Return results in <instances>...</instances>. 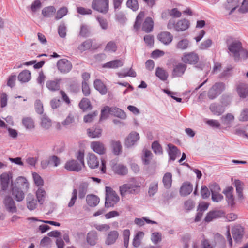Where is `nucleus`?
I'll return each instance as SVG.
<instances>
[{
    "label": "nucleus",
    "instance_id": "obj_1",
    "mask_svg": "<svg viewBox=\"0 0 248 248\" xmlns=\"http://www.w3.org/2000/svg\"><path fill=\"white\" fill-rule=\"evenodd\" d=\"M227 44L229 54L235 62L248 58V53L243 48L242 43L239 41L230 38L227 40Z\"/></svg>",
    "mask_w": 248,
    "mask_h": 248
},
{
    "label": "nucleus",
    "instance_id": "obj_2",
    "mask_svg": "<svg viewBox=\"0 0 248 248\" xmlns=\"http://www.w3.org/2000/svg\"><path fill=\"white\" fill-rule=\"evenodd\" d=\"M120 200L116 192L110 187H106L105 206L107 208L113 207Z\"/></svg>",
    "mask_w": 248,
    "mask_h": 248
},
{
    "label": "nucleus",
    "instance_id": "obj_3",
    "mask_svg": "<svg viewBox=\"0 0 248 248\" xmlns=\"http://www.w3.org/2000/svg\"><path fill=\"white\" fill-rule=\"evenodd\" d=\"M140 186L136 183L125 184L120 186V192L122 197H125L127 194H136L139 192Z\"/></svg>",
    "mask_w": 248,
    "mask_h": 248
},
{
    "label": "nucleus",
    "instance_id": "obj_4",
    "mask_svg": "<svg viewBox=\"0 0 248 248\" xmlns=\"http://www.w3.org/2000/svg\"><path fill=\"white\" fill-rule=\"evenodd\" d=\"M109 0H93L92 8L99 12L106 14L108 11Z\"/></svg>",
    "mask_w": 248,
    "mask_h": 248
},
{
    "label": "nucleus",
    "instance_id": "obj_5",
    "mask_svg": "<svg viewBox=\"0 0 248 248\" xmlns=\"http://www.w3.org/2000/svg\"><path fill=\"white\" fill-rule=\"evenodd\" d=\"M225 84L222 82L216 83L209 90L208 97L210 99H214L224 90Z\"/></svg>",
    "mask_w": 248,
    "mask_h": 248
},
{
    "label": "nucleus",
    "instance_id": "obj_6",
    "mask_svg": "<svg viewBox=\"0 0 248 248\" xmlns=\"http://www.w3.org/2000/svg\"><path fill=\"white\" fill-rule=\"evenodd\" d=\"M198 55L195 52L185 53L182 57L183 62L189 64H195L199 61Z\"/></svg>",
    "mask_w": 248,
    "mask_h": 248
},
{
    "label": "nucleus",
    "instance_id": "obj_7",
    "mask_svg": "<svg viewBox=\"0 0 248 248\" xmlns=\"http://www.w3.org/2000/svg\"><path fill=\"white\" fill-rule=\"evenodd\" d=\"M57 66L60 72L63 74L68 73L72 68L71 62L65 59L59 60Z\"/></svg>",
    "mask_w": 248,
    "mask_h": 248
},
{
    "label": "nucleus",
    "instance_id": "obj_8",
    "mask_svg": "<svg viewBox=\"0 0 248 248\" xmlns=\"http://www.w3.org/2000/svg\"><path fill=\"white\" fill-rule=\"evenodd\" d=\"M12 175L10 172H4L0 176L1 189L5 191L8 188L10 182L12 183Z\"/></svg>",
    "mask_w": 248,
    "mask_h": 248
},
{
    "label": "nucleus",
    "instance_id": "obj_9",
    "mask_svg": "<svg viewBox=\"0 0 248 248\" xmlns=\"http://www.w3.org/2000/svg\"><path fill=\"white\" fill-rule=\"evenodd\" d=\"M5 208L9 212L14 213L17 211V208L16 203L11 197L7 196L5 197L3 201Z\"/></svg>",
    "mask_w": 248,
    "mask_h": 248
},
{
    "label": "nucleus",
    "instance_id": "obj_10",
    "mask_svg": "<svg viewBox=\"0 0 248 248\" xmlns=\"http://www.w3.org/2000/svg\"><path fill=\"white\" fill-rule=\"evenodd\" d=\"M83 166L77 161L72 159L67 161L64 166V168L69 170L78 172L81 170Z\"/></svg>",
    "mask_w": 248,
    "mask_h": 248
},
{
    "label": "nucleus",
    "instance_id": "obj_11",
    "mask_svg": "<svg viewBox=\"0 0 248 248\" xmlns=\"http://www.w3.org/2000/svg\"><path fill=\"white\" fill-rule=\"evenodd\" d=\"M236 91L239 97L242 98L248 97V84L239 82L236 86Z\"/></svg>",
    "mask_w": 248,
    "mask_h": 248
},
{
    "label": "nucleus",
    "instance_id": "obj_12",
    "mask_svg": "<svg viewBox=\"0 0 248 248\" xmlns=\"http://www.w3.org/2000/svg\"><path fill=\"white\" fill-rule=\"evenodd\" d=\"M119 236L118 231L113 230L111 231L107 235L105 243L107 245H111L114 244L117 241Z\"/></svg>",
    "mask_w": 248,
    "mask_h": 248
},
{
    "label": "nucleus",
    "instance_id": "obj_13",
    "mask_svg": "<svg viewBox=\"0 0 248 248\" xmlns=\"http://www.w3.org/2000/svg\"><path fill=\"white\" fill-rule=\"evenodd\" d=\"M158 39L164 45H169L173 39L172 35L169 32L163 31L157 36Z\"/></svg>",
    "mask_w": 248,
    "mask_h": 248
},
{
    "label": "nucleus",
    "instance_id": "obj_14",
    "mask_svg": "<svg viewBox=\"0 0 248 248\" xmlns=\"http://www.w3.org/2000/svg\"><path fill=\"white\" fill-rule=\"evenodd\" d=\"M140 139L139 134L136 132H132L125 139V145L127 147L133 146Z\"/></svg>",
    "mask_w": 248,
    "mask_h": 248
},
{
    "label": "nucleus",
    "instance_id": "obj_15",
    "mask_svg": "<svg viewBox=\"0 0 248 248\" xmlns=\"http://www.w3.org/2000/svg\"><path fill=\"white\" fill-rule=\"evenodd\" d=\"M91 149L99 155H103L106 152L104 145L100 141H93L91 143Z\"/></svg>",
    "mask_w": 248,
    "mask_h": 248
},
{
    "label": "nucleus",
    "instance_id": "obj_16",
    "mask_svg": "<svg viewBox=\"0 0 248 248\" xmlns=\"http://www.w3.org/2000/svg\"><path fill=\"white\" fill-rule=\"evenodd\" d=\"M186 69V65L183 63H178L176 65L173 69L172 75L174 77L182 76Z\"/></svg>",
    "mask_w": 248,
    "mask_h": 248
},
{
    "label": "nucleus",
    "instance_id": "obj_17",
    "mask_svg": "<svg viewBox=\"0 0 248 248\" xmlns=\"http://www.w3.org/2000/svg\"><path fill=\"white\" fill-rule=\"evenodd\" d=\"M27 207L29 210L32 211L36 209L37 206V200L34 196L31 194H28L26 197Z\"/></svg>",
    "mask_w": 248,
    "mask_h": 248
},
{
    "label": "nucleus",
    "instance_id": "obj_18",
    "mask_svg": "<svg viewBox=\"0 0 248 248\" xmlns=\"http://www.w3.org/2000/svg\"><path fill=\"white\" fill-rule=\"evenodd\" d=\"M12 194L15 199L17 202H21L24 199V193L22 189H20L18 187L12 186Z\"/></svg>",
    "mask_w": 248,
    "mask_h": 248
},
{
    "label": "nucleus",
    "instance_id": "obj_19",
    "mask_svg": "<svg viewBox=\"0 0 248 248\" xmlns=\"http://www.w3.org/2000/svg\"><path fill=\"white\" fill-rule=\"evenodd\" d=\"M61 79H55L53 80H48L46 83L47 89L52 92L58 91L60 89Z\"/></svg>",
    "mask_w": 248,
    "mask_h": 248
},
{
    "label": "nucleus",
    "instance_id": "obj_20",
    "mask_svg": "<svg viewBox=\"0 0 248 248\" xmlns=\"http://www.w3.org/2000/svg\"><path fill=\"white\" fill-rule=\"evenodd\" d=\"M193 190V186L189 182L183 183L180 189V195L182 196H186L190 194Z\"/></svg>",
    "mask_w": 248,
    "mask_h": 248
},
{
    "label": "nucleus",
    "instance_id": "obj_21",
    "mask_svg": "<svg viewBox=\"0 0 248 248\" xmlns=\"http://www.w3.org/2000/svg\"><path fill=\"white\" fill-rule=\"evenodd\" d=\"M87 164L91 169H95L99 165V161L94 154L89 153L87 156Z\"/></svg>",
    "mask_w": 248,
    "mask_h": 248
},
{
    "label": "nucleus",
    "instance_id": "obj_22",
    "mask_svg": "<svg viewBox=\"0 0 248 248\" xmlns=\"http://www.w3.org/2000/svg\"><path fill=\"white\" fill-rule=\"evenodd\" d=\"M113 171L121 175H125L128 172V169L126 166L121 164H116L112 167Z\"/></svg>",
    "mask_w": 248,
    "mask_h": 248
},
{
    "label": "nucleus",
    "instance_id": "obj_23",
    "mask_svg": "<svg viewBox=\"0 0 248 248\" xmlns=\"http://www.w3.org/2000/svg\"><path fill=\"white\" fill-rule=\"evenodd\" d=\"M86 240L87 243L91 246H94L98 240V234L95 231L89 232L87 235Z\"/></svg>",
    "mask_w": 248,
    "mask_h": 248
},
{
    "label": "nucleus",
    "instance_id": "obj_24",
    "mask_svg": "<svg viewBox=\"0 0 248 248\" xmlns=\"http://www.w3.org/2000/svg\"><path fill=\"white\" fill-rule=\"evenodd\" d=\"M210 109L214 115L219 116L224 112L225 108L221 105L213 103L211 104Z\"/></svg>",
    "mask_w": 248,
    "mask_h": 248
},
{
    "label": "nucleus",
    "instance_id": "obj_25",
    "mask_svg": "<svg viewBox=\"0 0 248 248\" xmlns=\"http://www.w3.org/2000/svg\"><path fill=\"white\" fill-rule=\"evenodd\" d=\"M86 202L87 204L90 207H95L97 206L100 202L99 198L93 194H89L86 196Z\"/></svg>",
    "mask_w": 248,
    "mask_h": 248
},
{
    "label": "nucleus",
    "instance_id": "obj_26",
    "mask_svg": "<svg viewBox=\"0 0 248 248\" xmlns=\"http://www.w3.org/2000/svg\"><path fill=\"white\" fill-rule=\"evenodd\" d=\"M189 27V22L188 20L184 19L179 20L176 23L175 31H182L186 30Z\"/></svg>",
    "mask_w": 248,
    "mask_h": 248
},
{
    "label": "nucleus",
    "instance_id": "obj_27",
    "mask_svg": "<svg viewBox=\"0 0 248 248\" xmlns=\"http://www.w3.org/2000/svg\"><path fill=\"white\" fill-rule=\"evenodd\" d=\"M12 186H17L20 189H27L28 188L29 183L26 179L23 177H19L16 180V182L14 185L12 183Z\"/></svg>",
    "mask_w": 248,
    "mask_h": 248
},
{
    "label": "nucleus",
    "instance_id": "obj_28",
    "mask_svg": "<svg viewBox=\"0 0 248 248\" xmlns=\"http://www.w3.org/2000/svg\"><path fill=\"white\" fill-rule=\"evenodd\" d=\"M223 214V212L221 211L217 210L211 211L207 214L205 218V221L207 222H210L214 219L221 217Z\"/></svg>",
    "mask_w": 248,
    "mask_h": 248
},
{
    "label": "nucleus",
    "instance_id": "obj_29",
    "mask_svg": "<svg viewBox=\"0 0 248 248\" xmlns=\"http://www.w3.org/2000/svg\"><path fill=\"white\" fill-rule=\"evenodd\" d=\"M233 188L231 186L227 187L223 193L225 195L228 203L231 205L234 204V197L233 196Z\"/></svg>",
    "mask_w": 248,
    "mask_h": 248
},
{
    "label": "nucleus",
    "instance_id": "obj_30",
    "mask_svg": "<svg viewBox=\"0 0 248 248\" xmlns=\"http://www.w3.org/2000/svg\"><path fill=\"white\" fill-rule=\"evenodd\" d=\"M110 114L122 119H125L126 117L125 113L118 108H110Z\"/></svg>",
    "mask_w": 248,
    "mask_h": 248
},
{
    "label": "nucleus",
    "instance_id": "obj_31",
    "mask_svg": "<svg viewBox=\"0 0 248 248\" xmlns=\"http://www.w3.org/2000/svg\"><path fill=\"white\" fill-rule=\"evenodd\" d=\"M154 22L150 17H147L142 25V30L146 32H150L153 30Z\"/></svg>",
    "mask_w": 248,
    "mask_h": 248
},
{
    "label": "nucleus",
    "instance_id": "obj_32",
    "mask_svg": "<svg viewBox=\"0 0 248 248\" xmlns=\"http://www.w3.org/2000/svg\"><path fill=\"white\" fill-rule=\"evenodd\" d=\"M94 86L95 89L98 91L101 94L104 95L107 93V89L100 80H95L94 82Z\"/></svg>",
    "mask_w": 248,
    "mask_h": 248
},
{
    "label": "nucleus",
    "instance_id": "obj_33",
    "mask_svg": "<svg viewBox=\"0 0 248 248\" xmlns=\"http://www.w3.org/2000/svg\"><path fill=\"white\" fill-rule=\"evenodd\" d=\"M144 236V233L143 232H139L135 235L132 245L134 247H139L141 244L142 240Z\"/></svg>",
    "mask_w": 248,
    "mask_h": 248
},
{
    "label": "nucleus",
    "instance_id": "obj_34",
    "mask_svg": "<svg viewBox=\"0 0 248 248\" xmlns=\"http://www.w3.org/2000/svg\"><path fill=\"white\" fill-rule=\"evenodd\" d=\"M30 79L31 73L27 70H23L20 72L18 76V79L21 83L27 82Z\"/></svg>",
    "mask_w": 248,
    "mask_h": 248
},
{
    "label": "nucleus",
    "instance_id": "obj_35",
    "mask_svg": "<svg viewBox=\"0 0 248 248\" xmlns=\"http://www.w3.org/2000/svg\"><path fill=\"white\" fill-rule=\"evenodd\" d=\"M232 232L235 241L237 242L240 241L243 235L242 229L239 227L234 228L232 229Z\"/></svg>",
    "mask_w": 248,
    "mask_h": 248
},
{
    "label": "nucleus",
    "instance_id": "obj_36",
    "mask_svg": "<svg viewBox=\"0 0 248 248\" xmlns=\"http://www.w3.org/2000/svg\"><path fill=\"white\" fill-rule=\"evenodd\" d=\"M172 175L170 172L166 173L162 179V182L164 186L166 189H169L171 187L172 185Z\"/></svg>",
    "mask_w": 248,
    "mask_h": 248
},
{
    "label": "nucleus",
    "instance_id": "obj_37",
    "mask_svg": "<svg viewBox=\"0 0 248 248\" xmlns=\"http://www.w3.org/2000/svg\"><path fill=\"white\" fill-rule=\"evenodd\" d=\"M88 135L89 137L95 138L101 136L102 129L99 127H92L87 130Z\"/></svg>",
    "mask_w": 248,
    "mask_h": 248
},
{
    "label": "nucleus",
    "instance_id": "obj_38",
    "mask_svg": "<svg viewBox=\"0 0 248 248\" xmlns=\"http://www.w3.org/2000/svg\"><path fill=\"white\" fill-rule=\"evenodd\" d=\"M190 42L187 39H183L179 41L176 45V48L180 50H185L189 46Z\"/></svg>",
    "mask_w": 248,
    "mask_h": 248
},
{
    "label": "nucleus",
    "instance_id": "obj_39",
    "mask_svg": "<svg viewBox=\"0 0 248 248\" xmlns=\"http://www.w3.org/2000/svg\"><path fill=\"white\" fill-rule=\"evenodd\" d=\"M41 127L45 129H49L52 125L51 120L46 115H43L41 118Z\"/></svg>",
    "mask_w": 248,
    "mask_h": 248
},
{
    "label": "nucleus",
    "instance_id": "obj_40",
    "mask_svg": "<svg viewBox=\"0 0 248 248\" xmlns=\"http://www.w3.org/2000/svg\"><path fill=\"white\" fill-rule=\"evenodd\" d=\"M169 148L168 153L170 159L174 160L176 159L177 155L180 152H179L177 148L171 144H169L168 145Z\"/></svg>",
    "mask_w": 248,
    "mask_h": 248
},
{
    "label": "nucleus",
    "instance_id": "obj_41",
    "mask_svg": "<svg viewBox=\"0 0 248 248\" xmlns=\"http://www.w3.org/2000/svg\"><path fill=\"white\" fill-rule=\"evenodd\" d=\"M234 183L238 198L239 199L242 200L244 199L243 194V184L239 180H235Z\"/></svg>",
    "mask_w": 248,
    "mask_h": 248
},
{
    "label": "nucleus",
    "instance_id": "obj_42",
    "mask_svg": "<svg viewBox=\"0 0 248 248\" xmlns=\"http://www.w3.org/2000/svg\"><path fill=\"white\" fill-rule=\"evenodd\" d=\"M123 65V62L121 60H115L106 63L104 65L103 67L110 68H116L121 67Z\"/></svg>",
    "mask_w": 248,
    "mask_h": 248
},
{
    "label": "nucleus",
    "instance_id": "obj_43",
    "mask_svg": "<svg viewBox=\"0 0 248 248\" xmlns=\"http://www.w3.org/2000/svg\"><path fill=\"white\" fill-rule=\"evenodd\" d=\"M155 75L162 81H165L168 77L167 72L162 68L159 67L156 69Z\"/></svg>",
    "mask_w": 248,
    "mask_h": 248
},
{
    "label": "nucleus",
    "instance_id": "obj_44",
    "mask_svg": "<svg viewBox=\"0 0 248 248\" xmlns=\"http://www.w3.org/2000/svg\"><path fill=\"white\" fill-rule=\"evenodd\" d=\"M111 146L114 155H118L121 153L122 146L120 141H112L111 142Z\"/></svg>",
    "mask_w": 248,
    "mask_h": 248
},
{
    "label": "nucleus",
    "instance_id": "obj_45",
    "mask_svg": "<svg viewBox=\"0 0 248 248\" xmlns=\"http://www.w3.org/2000/svg\"><path fill=\"white\" fill-rule=\"evenodd\" d=\"M36 196L38 202L41 204H43L46 196L45 190L42 188H39L36 192Z\"/></svg>",
    "mask_w": 248,
    "mask_h": 248
},
{
    "label": "nucleus",
    "instance_id": "obj_46",
    "mask_svg": "<svg viewBox=\"0 0 248 248\" xmlns=\"http://www.w3.org/2000/svg\"><path fill=\"white\" fill-rule=\"evenodd\" d=\"M144 155L142 156V161L144 165H149L152 159L153 154L152 152L147 149L143 150Z\"/></svg>",
    "mask_w": 248,
    "mask_h": 248
},
{
    "label": "nucleus",
    "instance_id": "obj_47",
    "mask_svg": "<svg viewBox=\"0 0 248 248\" xmlns=\"http://www.w3.org/2000/svg\"><path fill=\"white\" fill-rule=\"evenodd\" d=\"M88 184L86 182L81 183L79 186V198L83 199L87 193Z\"/></svg>",
    "mask_w": 248,
    "mask_h": 248
},
{
    "label": "nucleus",
    "instance_id": "obj_48",
    "mask_svg": "<svg viewBox=\"0 0 248 248\" xmlns=\"http://www.w3.org/2000/svg\"><path fill=\"white\" fill-rule=\"evenodd\" d=\"M22 124L27 129H32L34 127L33 120L30 117H26L22 119Z\"/></svg>",
    "mask_w": 248,
    "mask_h": 248
},
{
    "label": "nucleus",
    "instance_id": "obj_49",
    "mask_svg": "<svg viewBox=\"0 0 248 248\" xmlns=\"http://www.w3.org/2000/svg\"><path fill=\"white\" fill-rule=\"evenodd\" d=\"M92 46V41L90 39H88L78 46V49L81 52H83L84 51L89 49Z\"/></svg>",
    "mask_w": 248,
    "mask_h": 248
},
{
    "label": "nucleus",
    "instance_id": "obj_50",
    "mask_svg": "<svg viewBox=\"0 0 248 248\" xmlns=\"http://www.w3.org/2000/svg\"><path fill=\"white\" fill-rule=\"evenodd\" d=\"M117 49L116 44L113 41H110L106 45L104 51L108 52H115Z\"/></svg>",
    "mask_w": 248,
    "mask_h": 248
},
{
    "label": "nucleus",
    "instance_id": "obj_51",
    "mask_svg": "<svg viewBox=\"0 0 248 248\" xmlns=\"http://www.w3.org/2000/svg\"><path fill=\"white\" fill-rule=\"evenodd\" d=\"M55 9L53 6H49L42 10V15L46 17H50L54 14Z\"/></svg>",
    "mask_w": 248,
    "mask_h": 248
},
{
    "label": "nucleus",
    "instance_id": "obj_52",
    "mask_svg": "<svg viewBox=\"0 0 248 248\" xmlns=\"http://www.w3.org/2000/svg\"><path fill=\"white\" fill-rule=\"evenodd\" d=\"M126 6L133 11H136L139 9V4L137 0H128Z\"/></svg>",
    "mask_w": 248,
    "mask_h": 248
},
{
    "label": "nucleus",
    "instance_id": "obj_53",
    "mask_svg": "<svg viewBox=\"0 0 248 248\" xmlns=\"http://www.w3.org/2000/svg\"><path fill=\"white\" fill-rule=\"evenodd\" d=\"M145 15L144 12L141 11L137 16L134 25V28L136 30H138L141 24V21Z\"/></svg>",
    "mask_w": 248,
    "mask_h": 248
},
{
    "label": "nucleus",
    "instance_id": "obj_54",
    "mask_svg": "<svg viewBox=\"0 0 248 248\" xmlns=\"http://www.w3.org/2000/svg\"><path fill=\"white\" fill-rule=\"evenodd\" d=\"M234 119V116L231 113H227L226 115L221 117L222 122L224 124H229Z\"/></svg>",
    "mask_w": 248,
    "mask_h": 248
},
{
    "label": "nucleus",
    "instance_id": "obj_55",
    "mask_svg": "<svg viewBox=\"0 0 248 248\" xmlns=\"http://www.w3.org/2000/svg\"><path fill=\"white\" fill-rule=\"evenodd\" d=\"M158 190V182L155 181L152 182L149 186L148 193L150 196H153Z\"/></svg>",
    "mask_w": 248,
    "mask_h": 248
},
{
    "label": "nucleus",
    "instance_id": "obj_56",
    "mask_svg": "<svg viewBox=\"0 0 248 248\" xmlns=\"http://www.w3.org/2000/svg\"><path fill=\"white\" fill-rule=\"evenodd\" d=\"M130 235V232L128 229L124 230L123 234L124 243V247L126 248L128 246Z\"/></svg>",
    "mask_w": 248,
    "mask_h": 248
},
{
    "label": "nucleus",
    "instance_id": "obj_57",
    "mask_svg": "<svg viewBox=\"0 0 248 248\" xmlns=\"http://www.w3.org/2000/svg\"><path fill=\"white\" fill-rule=\"evenodd\" d=\"M212 40L210 39H207L203 41L200 45L199 48L201 50H206L210 47L212 45Z\"/></svg>",
    "mask_w": 248,
    "mask_h": 248
},
{
    "label": "nucleus",
    "instance_id": "obj_58",
    "mask_svg": "<svg viewBox=\"0 0 248 248\" xmlns=\"http://www.w3.org/2000/svg\"><path fill=\"white\" fill-rule=\"evenodd\" d=\"M238 119L240 121H248V108H244L242 110Z\"/></svg>",
    "mask_w": 248,
    "mask_h": 248
},
{
    "label": "nucleus",
    "instance_id": "obj_59",
    "mask_svg": "<svg viewBox=\"0 0 248 248\" xmlns=\"http://www.w3.org/2000/svg\"><path fill=\"white\" fill-rule=\"evenodd\" d=\"M77 189H74L72 193V197L68 204V207L71 208L74 205L77 199Z\"/></svg>",
    "mask_w": 248,
    "mask_h": 248
},
{
    "label": "nucleus",
    "instance_id": "obj_60",
    "mask_svg": "<svg viewBox=\"0 0 248 248\" xmlns=\"http://www.w3.org/2000/svg\"><path fill=\"white\" fill-rule=\"evenodd\" d=\"M94 227L99 232H106L110 229V226L107 224H95L94 225Z\"/></svg>",
    "mask_w": 248,
    "mask_h": 248
},
{
    "label": "nucleus",
    "instance_id": "obj_61",
    "mask_svg": "<svg viewBox=\"0 0 248 248\" xmlns=\"http://www.w3.org/2000/svg\"><path fill=\"white\" fill-rule=\"evenodd\" d=\"M151 239L155 244H156L161 240V234L158 232H154L152 233Z\"/></svg>",
    "mask_w": 248,
    "mask_h": 248
},
{
    "label": "nucleus",
    "instance_id": "obj_62",
    "mask_svg": "<svg viewBox=\"0 0 248 248\" xmlns=\"http://www.w3.org/2000/svg\"><path fill=\"white\" fill-rule=\"evenodd\" d=\"M79 106L83 110L86 109L90 106V101L87 98H83L80 102Z\"/></svg>",
    "mask_w": 248,
    "mask_h": 248
},
{
    "label": "nucleus",
    "instance_id": "obj_63",
    "mask_svg": "<svg viewBox=\"0 0 248 248\" xmlns=\"http://www.w3.org/2000/svg\"><path fill=\"white\" fill-rule=\"evenodd\" d=\"M58 33L62 38H65L66 35V28L64 24H61L58 27Z\"/></svg>",
    "mask_w": 248,
    "mask_h": 248
},
{
    "label": "nucleus",
    "instance_id": "obj_64",
    "mask_svg": "<svg viewBox=\"0 0 248 248\" xmlns=\"http://www.w3.org/2000/svg\"><path fill=\"white\" fill-rule=\"evenodd\" d=\"M152 148L155 154H161L162 153V148L157 142H154L152 143Z\"/></svg>",
    "mask_w": 248,
    "mask_h": 248
}]
</instances>
